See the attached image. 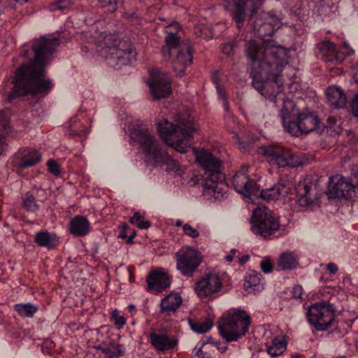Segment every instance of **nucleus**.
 Here are the masks:
<instances>
[{
    "label": "nucleus",
    "mask_w": 358,
    "mask_h": 358,
    "mask_svg": "<svg viewBox=\"0 0 358 358\" xmlns=\"http://www.w3.org/2000/svg\"><path fill=\"white\" fill-rule=\"evenodd\" d=\"M336 311L334 304L322 301L310 306L306 315L309 323L317 331H324L333 325Z\"/></svg>",
    "instance_id": "1a4fd4ad"
},
{
    "label": "nucleus",
    "mask_w": 358,
    "mask_h": 358,
    "mask_svg": "<svg viewBox=\"0 0 358 358\" xmlns=\"http://www.w3.org/2000/svg\"><path fill=\"white\" fill-rule=\"evenodd\" d=\"M182 302V298L178 294L171 293L162 299L160 313L165 316H170L178 310Z\"/></svg>",
    "instance_id": "393cba45"
},
{
    "label": "nucleus",
    "mask_w": 358,
    "mask_h": 358,
    "mask_svg": "<svg viewBox=\"0 0 358 358\" xmlns=\"http://www.w3.org/2000/svg\"><path fill=\"white\" fill-rule=\"evenodd\" d=\"M268 82H263L262 80H259L257 76H253V80L252 82V85L255 89H256L261 94L265 95L264 93V90L265 88L268 87Z\"/></svg>",
    "instance_id": "a19ab883"
},
{
    "label": "nucleus",
    "mask_w": 358,
    "mask_h": 358,
    "mask_svg": "<svg viewBox=\"0 0 358 358\" xmlns=\"http://www.w3.org/2000/svg\"><path fill=\"white\" fill-rule=\"evenodd\" d=\"M228 187L224 182V175L219 180L215 178L205 180L203 194L208 199L214 198L217 200L224 199L227 194Z\"/></svg>",
    "instance_id": "4be33fe9"
},
{
    "label": "nucleus",
    "mask_w": 358,
    "mask_h": 358,
    "mask_svg": "<svg viewBox=\"0 0 358 358\" xmlns=\"http://www.w3.org/2000/svg\"><path fill=\"white\" fill-rule=\"evenodd\" d=\"M236 253V250L232 249L230 251V253L225 257V259L227 260V262H231L234 259V257Z\"/></svg>",
    "instance_id": "5fc2aeb1"
},
{
    "label": "nucleus",
    "mask_w": 358,
    "mask_h": 358,
    "mask_svg": "<svg viewBox=\"0 0 358 358\" xmlns=\"http://www.w3.org/2000/svg\"><path fill=\"white\" fill-rule=\"evenodd\" d=\"M149 85L156 99L166 98L172 92L169 75L159 70H153L151 72Z\"/></svg>",
    "instance_id": "f3484780"
},
{
    "label": "nucleus",
    "mask_w": 358,
    "mask_h": 358,
    "mask_svg": "<svg viewBox=\"0 0 358 358\" xmlns=\"http://www.w3.org/2000/svg\"><path fill=\"white\" fill-rule=\"evenodd\" d=\"M177 269L187 277H192L201 263L202 256L201 253L190 248L182 247L176 253Z\"/></svg>",
    "instance_id": "f8f14e48"
},
{
    "label": "nucleus",
    "mask_w": 358,
    "mask_h": 358,
    "mask_svg": "<svg viewBox=\"0 0 358 358\" xmlns=\"http://www.w3.org/2000/svg\"><path fill=\"white\" fill-rule=\"evenodd\" d=\"M217 91H218V94H219V96L223 100V96H225L226 97V94L224 92V91L223 90L221 89L220 87H217Z\"/></svg>",
    "instance_id": "bf43d9fd"
},
{
    "label": "nucleus",
    "mask_w": 358,
    "mask_h": 358,
    "mask_svg": "<svg viewBox=\"0 0 358 358\" xmlns=\"http://www.w3.org/2000/svg\"><path fill=\"white\" fill-rule=\"evenodd\" d=\"M177 51L178 54L173 63V69L177 75L181 77L185 74L187 66L192 62V50L190 45L187 43L180 45V49Z\"/></svg>",
    "instance_id": "b1692460"
},
{
    "label": "nucleus",
    "mask_w": 358,
    "mask_h": 358,
    "mask_svg": "<svg viewBox=\"0 0 358 358\" xmlns=\"http://www.w3.org/2000/svg\"><path fill=\"white\" fill-rule=\"evenodd\" d=\"M34 241L36 243L42 247H46L52 249L58 244V241L55 236H51L47 231H39L36 234Z\"/></svg>",
    "instance_id": "2f4dec72"
},
{
    "label": "nucleus",
    "mask_w": 358,
    "mask_h": 358,
    "mask_svg": "<svg viewBox=\"0 0 358 358\" xmlns=\"http://www.w3.org/2000/svg\"><path fill=\"white\" fill-rule=\"evenodd\" d=\"M171 281V276L162 268L151 271L146 280L148 290L156 293H160L168 288Z\"/></svg>",
    "instance_id": "aec40b11"
},
{
    "label": "nucleus",
    "mask_w": 358,
    "mask_h": 358,
    "mask_svg": "<svg viewBox=\"0 0 358 358\" xmlns=\"http://www.w3.org/2000/svg\"><path fill=\"white\" fill-rule=\"evenodd\" d=\"M14 310L22 317H32L38 311V307L32 303H17L14 306Z\"/></svg>",
    "instance_id": "c9c22d12"
},
{
    "label": "nucleus",
    "mask_w": 358,
    "mask_h": 358,
    "mask_svg": "<svg viewBox=\"0 0 358 358\" xmlns=\"http://www.w3.org/2000/svg\"><path fill=\"white\" fill-rule=\"evenodd\" d=\"M196 162L203 169L204 181L208 179H221L223 173L221 172V161L210 152L202 150L197 151L194 149Z\"/></svg>",
    "instance_id": "4468645a"
},
{
    "label": "nucleus",
    "mask_w": 358,
    "mask_h": 358,
    "mask_svg": "<svg viewBox=\"0 0 358 358\" xmlns=\"http://www.w3.org/2000/svg\"><path fill=\"white\" fill-rule=\"evenodd\" d=\"M22 201L23 207L26 208L27 211L35 212L39 208V206L36 202L35 197L32 194H25L22 198Z\"/></svg>",
    "instance_id": "ea45409f"
},
{
    "label": "nucleus",
    "mask_w": 358,
    "mask_h": 358,
    "mask_svg": "<svg viewBox=\"0 0 358 358\" xmlns=\"http://www.w3.org/2000/svg\"><path fill=\"white\" fill-rule=\"evenodd\" d=\"M90 227V222L85 217L77 215L70 222L69 232L75 236L81 237L88 234Z\"/></svg>",
    "instance_id": "cd10ccee"
},
{
    "label": "nucleus",
    "mask_w": 358,
    "mask_h": 358,
    "mask_svg": "<svg viewBox=\"0 0 358 358\" xmlns=\"http://www.w3.org/2000/svg\"><path fill=\"white\" fill-rule=\"evenodd\" d=\"M266 160L277 167H296L303 164L300 156L290 149L280 146H270L263 151Z\"/></svg>",
    "instance_id": "9d476101"
},
{
    "label": "nucleus",
    "mask_w": 358,
    "mask_h": 358,
    "mask_svg": "<svg viewBox=\"0 0 358 358\" xmlns=\"http://www.w3.org/2000/svg\"><path fill=\"white\" fill-rule=\"evenodd\" d=\"M119 237H120L122 238H127V235L126 234V231H121V232L120 233Z\"/></svg>",
    "instance_id": "69168bd1"
},
{
    "label": "nucleus",
    "mask_w": 358,
    "mask_h": 358,
    "mask_svg": "<svg viewBox=\"0 0 358 358\" xmlns=\"http://www.w3.org/2000/svg\"><path fill=\"white\" fill-rule=\"evenodd\" d=\"M261 274L255 271H252L245 277L244 287L247 290H255V287L259 286L260 282Z\"/></svg>",
    "instance_id": "4c0bfd02"
},
{
    "label": "nucleus",
    "mask_w": 358,
    "mask_h": 358,
    "mask_svg": "<svg viewBox=\"0 0 358 358\" xmlns=\"http://www.w3.org/2000/svg\"><path fill=\"white\" fill-rule=\"evenodd\" d=\"M129 222L133 224H136L139 229H148L151 226L150 222L148 220H145L139 212H136L134 215L130 217Z\"/></svg>",
    "instance_id": "58836bf2"
},
{
    "label": "nucleus",
    "mask_w": 358,
    "mask_h": 358,
    "mask_svg": "<svg viewBox=\"0 0 358 358\" xmlns=\"http://www.w3.org/2000/svg\"><path fill=\"white\" fill-rule=\"evenodd\" d=\"M121 227H122V231H126V230L129 229V226L127 224H125V223L122 224Z\"/></svg>",
    "instance_id": "338daca9"
},
{
    "label": "nucleus",
    "mask_w": 358,
    "mask_h": 358,
    "mask_svg": "<svg viewBox=\"0 0 358 358\" xmlns=\"http://www.w3.org/2000/svg\"><path fill=\"white\" fill-rule=\"evenodd\" d=\"M100 7L106 8L107 12L113 13L117 10V0H98Z\"/></svg>",
    "instance_id": "79ce46f5"
},
{
    "label": "nucleus",
    "mask_w": 358,
    "mask_h": 358,
    "mask_svg": "<svg viewBox=\"0 0 358 358\" xmlns=\"http://www.w3.org/2000/svg\"><path fill=\"white\" fill-rule=\"evenodd\" d=\"M263 0H232L227 6L230 15L240 29L243 27L250 11L249 20H252L255 13L262 5Z\"/></svg>",
    "instance_id": "9b49d317"
},
{
    "label": "nucleus",
    "mask_w": 358,
    "mask_h": 358,
    "mask_svg": "<svg viewBox=\"0 0 358 358\" xmlns=\"http://www.w3.org/2000/svg\"><path fill=\"white\" fill-rule=\"evenodd\" d=\"M327 122L329 124L330 126L331 124H335L336 122V120L334 117H329L327 118Z\"/></svg>",
    "instance_id": "680f3d73"
},
{
    "label": "nucleus",
    "mask_w": 358,
    "mask_h": 358,
    "mask_svg": "<svg viewBox=\"0 0 358 358\" xmlns=\"http://www.w3.org/2000/svg\"><path fill=\"white\" fill-rule=\"evenodd\" d=\"M222 288V282L219 274L209 273L195 284V292L202 299L212 300L219 296Z\"/></svg>",
    "instance_id": "ddd939ff"
},
{
    "label": "nucleus",
    "mask_w": 358,
    "mask_h": 358,
    "mask_svg": "<svg viewBox=\"0 0 358 358\" xmlns=\"http://www.w3.org/2000/svg\"><path fill=\"white\" fill-rule=\"evenodd\" d=\"M280 229L278 217L266 206H260L253 211L252 231L265 239L269 238Z\"/></svg>",
    "instance_id": "6e6552de"
},
{
    "label": "nucleus",
    "mask_w": 358,
    "mask_h": 358,
    "mask_svg": "<svg viewBox=\"0 0 358 358\" xmlns=\"http://www.w3.org/2000/svg\"><path fill=\"white\" fill-rule=\"evenodd\" d=\"M355 192V186L345 177L336 175L329 178L328 194L330 198L348 199Z\"/></svg>",
    "instance_id": "dca6fc26"
},
{
    "label": "nucleus",
    "mask_w": 358,
    "mask_h": 358,
    "mask_svg": "<svg viewBox=\"0 0 358 358\" xmlns=\"http://www.w3.org/2000/svg\"><path fill=\"white\" fill-rule=\"evenodd\" d=\"M249 255H244L242 257L238 258V262L241 265H243L249 260Z\"/></svg>",
    "instance_id": "6e6d98bb"
},
{
    "label": "nucleus",
    "mask_w": 358,
    "mask_h": 358,
    "mask_svg": "<svg viewBox=\"0 0 358 358\" xmlns=\"http://www.w3.org/2000/svg\"><path fill=\"white\" fill-rule=\"evenodd\" d=\"M319 50L323 55L325 61L333 62L336 59V45L330 41H324L318 44Z\"/></svg>",
    "instance_id": "72a5a7b5"
},
{
    "label": "nucleus",
    "mask_w": 358,
    "mask_h": 358,
    "mask_svg": "<svg viewBox=\"0 0 358 358\" xmlns=\"http://www.w3.org/2000/svg\"><path fill=\"white\" fill-rule=\"evenodd\" d=\"M353 78L355 82L358 85V63L357 64L355 69V72L353 73Z\"/></svg>",
    "instance_id": "4d7b16f0"
},
{
    "label": "nucleus",
    "mask_w": 358,
    "mask_h": 358,
    "mask_svg": "<svg viewBox=\"0 0 358 358\" xmlns=\"http://www.w3.org/2000/svg\"><path fill=\"white\" fill-rule=\"evenodd\" d=\"M262 271L265 273H270L273 271V265L270 259H264L260 264Z\"/></svg>",
    "instance_id": "de8ad7c7"
},
{
    "label": "nucleus",
    "mask_w": 358,
    "mask_h": 358,
    "mask_svg": "<svg viewBox=\"0 0 358 358\" xmlns=\"http://www.w3.org/2000/svg\"><path fill=\"white\" fill-rule=\"evenodd\" d=\"M327 96L329 103L334 108H343L347 103L345 94L338 87H328L327 90Z\"/></svg>",
    "instance_id": "c756f323"
},
{
    "label": "nucleus",
    "mask_w": 358,
    "mask_h": 358,
    "mask_svg": "<svg viewBox=\"0 0 358 358\" xmlns=\"http://www.w3.org/2000/svg\"><path fill=\"white\" fill-rule=\"evenodd\" d=\"M182 229L185 235L192 238H195L199 236V231L193 228L189 224H183Z\"/></svg>",
    "instance_id": "c03bdc74"
},
{
    "label": "nucleus",
    "mask_w": 358,
    "mask_h": 358,
    "mask_svg": "<svg viewBox=\"0 0 358 358\" xmlns=\"http://www.w3.org/2000/svg\"><path fill=\"white\" fill-rule=\"evenodd\" d=\"M234 50V45L232 43L224 44L222 46V52L225 55H229Z\"/></svg>",
    "instance_id": "3c124183"
},
{
    "label": "nucleus",
    "mask_w": 358,
    "mask_h": 358,
    "mask_svg": "<svg viewBox=\"0 0 358 358\" xmlns=\"http://www.w3.org/2000/svg\"><path fill=\"white\" fill-rule=\"evenodd\" d=\"M352 110L355 116L358 117V93L355 96L352 103Z\"/></svg>",
    "instance_id": "8fccbe9b"
},
{
    "label": "nucleus",
    "mask_w": 358,
    "mask_h": 358,
    "mask_svg": "<svg viewBox=\"0 0 358 358\" xmlns=\"http://www.w3.org/2000/svg\"><path fill=\"white\" fill-rule=\"evenodd\" d=\"M82 132L85 133V131H76V130L71 129V134H72V135H78V136H81V135H82V134H81Z\"/></svg>",
    "instance_id": "0e129e2a"
},
{
    "label": "nucleus",
    "mask_w": 358,
    "mask_h": 358,
    "mask_svg": "<svg viewBox=\"0 0 358 358\" xmlns=\"http://www.w3.org/2000/svg\"><path fill=\"white\" fill-rule=\"evenodd\" d=\"M294 103L292 100L283 102L281 116L284 127L291 134L298 136L301 134H308L320 129L318 117L310 111H303L295 114Z\"/></svg>",
    "instance_id": "20e7f679"
},
{
    "label": "nucleus",
    "mask_w": 358,
    "mask_h": 358,
    "mask_svg": "<svg viewBox=\"0 0 358 358\" xmlns=\"http://www.w3.org/2000/svg\"><path fill=\"white\" fill-rule=\"evenodd\" d=\"M103 52L112 61V65H127L134 56V49L130 42L120 40L116 34L103 35Z\"/></svg>",
    "instance_id": "0eeeda50"
},
{
    "label": "nucleus",
    "mask_w": 358,
    "mask_h": 358,
    "mask_svg": "<svg viewBox=\"0 0 358 358\" xmlns=\"http://www.w3.org/2000/svg\"><path fill=\"white\" fill-rule=\"evenodd\" d=\"M251 318L243 310H233L224 314L219 322L221 336L227 342L236 341L248 331Z\"/></svg>",
    "instance_id": "423d86ee"
},
{
    "label": "nucleus",
    "mask_w": 358,
    "mask_h": 358,
    "mask_svg": "<svg viewBox=\"0 0 358 358\" xmlns=\"http://www.w3.org/2000/svg\"><path fill=\"white\" fill-rule=\"evenodd\" d=\"M281 21L275 15L261 12L252 22V27L258 37L264 38L271 36L280 28Z\"/></svg>",
    "instance_id": "2eb2a0df"
},
{
    "label": "nucleus",
    "mask_w": 358,
    "mask_h": 358,
    "mask_svg": "<svg viewBox=\"0 0 358 358\" xmlns=\"http://www.w3.org/2000/svg\"><path fill=\"white\" fill-rule=\"evenodd\" d=\"M189 323L194 331L200 334L208 331L213 324L212 320L210 318L200 320H189Z\"/></svg>",
    "instance_id": "f704fd0d"
},
{
    "label": "nucleus",
    "mask_w": 358,
    "mask_h": 358,
    "mask_svg": "<svg viewBox=\"0 0 358 358\" xmlns=\"http://www.w3.org/2000/svg\"><path fill=\"white\" fill-rule=\"evenodd\" d=\"M48 171L55 176L60 174V169L59 164L54 159H50L47 162Z\"/></svg>",
    "instance_id": "a18cd8bd"
},
{
    "label": "nucleus",
    "mask_w": 358,
    "mask_h": 358,
    "mask_svg": "<svg viewBox=\"0 0 358 358\" xmlns=\"http://www.w3.org/2000/svg\"><path fill=\"white\" fill-rule=\"evenodd\" d=\"M166 45L162 47V52L165 59H169L171 57L172 50H179L180 45L187 44V43H181L177 34L168 33L165 38Z\"/></svg>",
    "instance_id": "7c9ffc66"
},
{
    "label": "nucleus",
    "mask_w": 358,
    "mask_h": 358,
    "mask_svg": "<svg viewBox=\"0 0 358 358\" xmlns=\"http://www.w3.org/2000/svg\"><path fill=\"white\" fill-rule=\"evenodd\" d=\"M94 348L100 350L107 358H117L124 355V348L123 345L113 341L95 345Z\"/></svg>",
    "instance_id": "c85d7f7f"
},
{
    "label": "nucleus",
    "mask_w": 358,
    "mask_h": 358,
    "mask_svg": "<svg viewBox=\"0 0 358 358\" xmlns=\"http://www.w3.org/2000/svg\"><path fill=\"white\" fill-rule=\"evenodd\" d=\"M303 293V288L301 285H295L292 291V297L294 299H301Z\"/></svg>",
    "instance_id": "09e8293b"
},
{
    "label": "nucleus",
    "mask_w": 358,
    "mask_h": 358,
    "mask_svg": "<svg viewBox=\"0 0 358 358\" xmlns=\"http://www.w3.org/2000/svg\"><path fill=\"white\" fill-rule=\"evenodd\" d=\"M136 236V233L135 231V230H132L131 231V235L128 237V239L127 241V243H132V240L133 238Z\"/></svg>",
    "instance_id": "13d9d810"
},
{
    "label": "nucleus",
    "mask_w": 358,
    "mask_h": 358,
    "mask_svg": "<svg viewBox=\"0 0 358 358\" xmlns=\"http://www.w3.org/2000/svg\"><path fill=\"white\" fill-rule=\"evenodd\" d=\"M173 123L165 120L159 123V136L165 143L177 152L186 153L191 148L192 133L196 130L189 113H178L173 115Z\"/></svg>",
    "instance_id": "7ed1b4c3"
},
{
    "label": "nucleus",
    "mask_w": 358,
    "mask_h": 358,
    "mask_svg": "<svg viewBox=\"0 0 358 358\" xmlns=\"http://www.w3.org/2000/svg\"><path fill=\"white\" fill-rule=\"evenodd\" d=\"M299 266V257L294 252L286 251L278 258L275 269L280 271H292Z\"/></svg>",
    "instance_id": "bb28decb"
},
{
    "label": "nucleus",
    "mask_w": 358,
    "mask_h": 358,
    "mask_svg": "<svg viewBox=\"0 0 358 358\" xmlns=\"http://www.w3.org/2000/svg\"><path fill=\"white\" fill-rule=\"evenodd\" d=\"M10 131L9 119L3 112L0 111V156L5 151L6 144L4 138Z\"/></svg>",
    "instance_id": "473e14b6"
},
{
    "label": "nucleus",
    "mask_w": 358,
    "mask_h": 358,
    "mask_svg": "<svg viewBox=\"0 0 358 358\" xmlns=\"http://www.w3.org/2000/svg\"><path fill=\"white\" fill-rule=\"evenodd\" d=\"M41 160V155L36 150H29L24 152L22 156L16 158L13 164L17 169L22 170L36 165Z\"/></svg>",
    "instance_id": "a878e982"
},
{
    "label": "nucleus",
    "mask_w": 358,
    "mask_h": 358,
    "mask_svg": "<svg viewBox=\"0 0 358 358\" xmlns=\"http://www.w3.org/2000/svg\"><path fill=\"white\" fill-rule=\"evenodd\" d=\"M59 44L58 38L45 36L32 41L34 57L17 69L13 81L14 86L8 96L9 101L27 94H47L49 92L52 83L45 75L47 59Z\"/></svg>",
    "instance_id": "f257e3e1"
},
{
    "label": "nucleus",
    "mask_w": 358,
    "mask_h": 358,
    "mask_svg": "<svg viewBox=\"0 0 358 358\" xmlns=\"http://www.w3.org/2000/svg\"><path fill=\"white\" fill-rule=\"evenodd\" d=\"M248 167L243 166L241 170L235 173L232 179V184L236 191L245 196L250 197L257 196L259 192V186L255 181L251 180L246 175Z\"/></svg>",
    "instance_id": "a211bd4d"
},
{
    "label": "nucleus",
    "mask_w": 358,
    "mask_h": 358,
    "mask_svg": "<svg viewBox=\"0 0 358 358\" xmlns=\"http://www.w3.org/2000/svg\"><path fill=\"white\" fill-rule=\"evenodd\" d=\"M112 317L114 320L115 325L117 329H121L126 323L125 318L120 315L118 310H115L112 312Z\"/></svg>",
    "instance_id": "37998d69"
},
{
    "label": "nucleus",
    "mask_w": 358,
    "mask_h": 358,
    "mask_svg": "<svg viewBox=\"0 0 358 358\" xmlns=\"http://www.w3.org/2000/svg\"><path fill=\"white\" fill-rule=\"evenodd\" d=\"M150 340L151 345L159 352L172 350L178 344L177 336L163 333L152 332Z\"/></svg>",
    "instance_id": "5701e85b"
},
{
    "label": "nucleus",
    "mask_w": 358,
    "mask_h": 358,
    "mask_svg": "<svg viewBox=\"0 0 358 358\" xmlns=\"http://www.w3.org/2000/svg\"><path fill=\"white\" fill-rule=\"evenodd\" d=\"M296 193L299 203L302 206L313 203L320 197L316 184L311 181L300 182L296 187Z\"/></svg>",
    "instance_id": "412c9836"
},
{
    "label": "nucleus",
    "mask_w": 358,
    "mask_h": 358,
    "mask_svg": "<svg viewBox=\"0 0 358 358\" xmlns=\"http://www.w3.org/2000/svg\"><path fill=\"white\" fill-rule=\"evenodd\" d=\"M70 0H59L57 2L52 3L50 6V10H64L69 7Z\"/></svg>",
    "instance_id": "49530a36"
},
{
    "label": "nucleus",
    "mask_w": 358,
    "mask_h": 358,
    "mask_svg": "<svg viewBox=\"0 0 358 358\" xmlns=\"http://www.w3.org/2000/svg\"><path fill=\"white\" fill-rule=\"evenodd\" d=\"M287 348V343L284 339L275 338L272 341V344L267 347V352L273 357L282 355Z\"/></svg>",
    "instance_id": "e433bc0d"
},
{
    "label": "nucleus",
    "mask_w": 358,
    "mask_h": 358,
    "mask_svg": "<svg viewBox=\"0 0 358 358\" xmlns=\"http://www.w3.org/2000/svg\"><path fill=\"white\" fill-rule=\"evenodd\" d=\"M292 188V182L287 178H281L273 187L262 190L259 189L257 196L267 201H275L286 196Z\"/></svg>",
    "instance_id": "6ab92c4d"
},
{
    "label": "nucleus",
    "mask_w": 358,
    "mask_h": 358,
    "mask_svg": "<svg viewBox=\"0 0 358 358\" xmlns=\"http://www.w3.org/2000/svg\"><path fill=\"white\" fill-rule=\"evenodd\" d=\"M327 269L331 274H335L338 271V266L334 263H329Z\"/></svg>",
    "instance_id": "864d4df0"
},
{
    "label": "nucleus",
    "mask_w": 358,
    "mask_h": 358,
    "mask_svg": "<svg viewBox=\"0 0 358 358\" xmlns=\"http://www.w3.org/2000/svg\"><path fill=\"white\" fill-rule=\"evenodd\" d=\"M194 350L196 351L194 356L197 357V358H210V357L204 352L201 348H195Z\"/></svg>",
    "instance_id": "603ef678"
},
{
    "label": "nucleus",
    "mask_w": 358,
    "mask_h": 358,
    "mask_svg": "<svg viewBox=\"0 0 358 358\" xmlns=\"http://www.w3.org/2000/svg\"><path fill=\"white\" fill-rule=\"evenodd\" d=\"M274 41H264L262 44L250 40L244 46L247 58L252 65L258 64L261 73H264L268 80L273 81L278 87L281 83L278 80L280 73L285 65V52L278 46L274 45Z\"/></svg>",
    "instance_id": "f03ea898"
},
{
    "label": "nucleus",
    "mask_w": 358,
    "mask_h": 358,
    "mask_svg": "<svg viewBox=\"0 0 358 358\" xmlns=\"http://www.w3.org/2000/svg\"><path fill=\"white\" fill-rule=\"evenodd\" d=\"M227 348L226 345L217 348L218 350H220L221 352H224L226 351Z\"/></svg>",
    "instance_id": "774afa93"
},
{
    "label": "nucleus",
    "mask_w": 358,
    "mask_h": 358,
    "mask_svg": "<svg viewBox=\"0 0 358 358\" xmlns=\"http://www.w3.org/2000/svg\"><path fill=\"white\" fill-rule=\"evenodd\" d=\"M132 138L141 145L147 161L153 166H166L168 171L178 168V162L172 159L165 150L159 148L155 137L148 129H135Z\"/></svg>",
    "instance_id": "39448f33"
},
{
    "label": "nucleus",
    "mask_w": 358,
    "mask_h": 358,
    "mask_svg": "<svg viewBox=\"0 0 358 358\" xmlns=\"http://www.w3.org/2000/svg\"><path fill=\"white\" fill-rule=\"evenodd\" d=\"M214 83L216 84V87L219 86V80H218V74L217 73H215L213 75V77H212Z\"/></svg>",
    "instance_id": "052dcab7"
},
{
    "label": "nucleus",
    "mask_w": 358,
    "mask_h": 358,
    "mask_svg": "<svg viewBox=\"0 0 358 358\" xmlns=\"http://www.w3.org/2000/svg\"><path fill=\"white\" fill-rule=\"evenodd\" d=\"M223 104L226 110H228L229 108V102L227 100L225 96H223Z\"/></svg>",
    "instance_id": "e2e57ef3"
}]
</instances>
